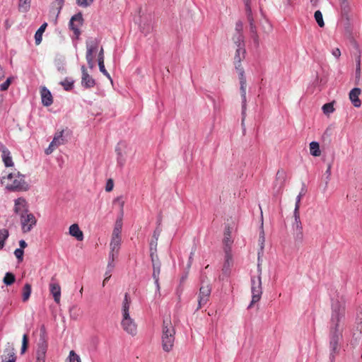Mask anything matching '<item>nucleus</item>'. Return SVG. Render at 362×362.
<instances>
[{
    "instance_id": "obj_43",
    "label": "nucleus",
    "mask_w": 362,
    "mask_h": 362,
    "mask_svg": "<svg viewBox=\"0 0 362 362\" xmlns=\"http://www.w3.org/2000/svg\"><path fill=\"white\" fill-rule=\"evenodd\" d=\"M69 362H81V359L78 355H77L74 351H71L69 356Z\"/></svg>"
},
{
    "instance_id": "obj_3",
    "label": "nucleus",
    "mask_w": 362,
    "mask_h": 362,
    "mask_svg": "<svg viewBox=\"0 0 362 362\" xmlns=\"http://www.w3.org/2000/svg\"><path fill=\"white\" fill-rule=\"evenodd\" d=\"M121 228L116 226L112 234V239L110 244V252L109 255V262H108V267L114 269L115 267V259L117 257L118 252L121 245Z\"/></svg>"
},
{
    "instance_id": "obj_48",
    "label": "nucleus",
    "mask_w": 362,
    "mask_h": 362,
    "mask_svg": "<svg viewBox=\"0 0 362 362\" xmlns=\"http://www.w3.org/2000/svg\"><path fill=\"white\" fill-rule=\"evenodd\" d=\"M98 66H99L100 71L104 75L107 76L108 78H110V74H108V72L106 71V69L105 68L104 60H99L98 61Z\"/></svg>"
},
{
    "instance_id": "obj_8",
    "label": "nucleus",
    "mask_w": 362,
    "mask_h": 362,
    "mask_svg": "<svg viewBox=\"0 0 362 362\" xmlns=\"http://www.w3.org/2000/svg\"><path fill=\"white\" fill-rule=\"evenodd\" d=\"M21 223L23 233L30 232L37 223V219L32 213L22 214L21 216Z\"/></svg>"
},
{
    "instance_id": "obj_37",
    "label": "nucleus",
    "mask_w": 362,
    "mask_h": 362,
    "mask_svg": "<svg viewBox=\"0 0 362 362\" xmlns=\"http://www.w3.org/2000/svg\"><path fill=\"white\" fill-rule=\"evenodd\" d=\"M16 281L15 275L11 272H7L3 279L4 283L6 286L13 284Z\"/></svg>"
},
{
    "instance_id": "obj_44",
    "label": "nucleus",
    "mask_w": 362,
    "mask_h": 362,
    "mask_svg": "<svg viewBox=\"0 0 362 362\" xmlns=\"http://www.w3.org/2000/svg\"><path fill=\"white\" fill-rule=\"evenodd\" d=\"M61 85L64 87V90H69L73 88L74 82L66 79L61 82Z\"/></svg>"
},
{
    "instance_id": "obj_40",
    "label": "nucleus",
    "mask_w": 362,
    "mask_h": 362,
    "mask_svg": "<svg viewBox=\"0 0 362 362\" xmlns=\"http://www.w3.org/2000/svg\"><path fill=\"white\" fill-rule=\"evenodd\" d=\"M19 10L25 12L30 8V0H19Z\"/></svg>"
},
{
    "instance_id": "obj_53",
    "label": "nucleus",
    "mask_w": 362,
    "mask_h": 362,
    "mask_svg": "<svg viewBox=\"0 0 362 362\" xmlns=\"http://www.w3.org/2000/svg\"><path fill=\"white\" fill-rule=\"evenodd\" d=\"M332 54L335 58L339 59L341 56V51L339 48H335L332 49Z\"/></svg>"
},
{
    "instance_id": "obj_7",
    "label": "nucleus",
    "mask_w": 362,
    "mask_h": 362,
    "mask_svg": "<svg viewBox=\"0 0 362 362\" xmlns=\"http://www.w3.org/2000/svg\"><path fill=\"white\" fill-rule=\"evenodd\" d=\"M239 80H240V90L242 98V124H244V121L245 119V111H246V89H247V82L245 76V71L238 72Z\"/></svg>"
},
{
    "instance_id": "obj_50",
    "label": "nucleus",
    "mask_w": 362,
    "mask_h": 362,
    "mask_svg": "<svg viewBox=\"0 0 362 362\" xmlns=\"http://www.w3.org/2000/svg\"><path fill=\"white\" fill-rule=\"evenodd\" d=\"M11 83V78H7L6 81L0 85V90L2 91L6 90Z\"/></svg>"
},
{
    "instance_id": "obj_56",
    "label": "nucleus",
    "mask_w": 362,
    "mask_h": 362,
    "mask_svg": "<svg viewBox=\"0 0 362 362\" xmlns=\"http://www.w3.org/2000/svg\"><path fill=\"white\" fill-rule=\"evenodd\" d=\"M160 230H156L153 232V235L152 238H153V239H155V240H158V238H159V235H160Z\"/></svg>"
},
{
    "instance_id": "obj_30",
    "label": "nucleus",
    "mask_w": 362,
    "mask_h": 362,
    "mask_svg": "<svg viewBox=\"0 0 362 362\" xmlns=\"http://www.w3.org/2000/svg\"><path fill=\"white\" fill-rule=\"evenodd\" d=\"M31 285L30 284H25L23 288L22 292V300L23 302H26L28 300L31 294Z\"/></svg>"
},
{
    "instance_id": "obj_15",
    "label": "nucleus",
    "mask_w": 362,
    "mask_h": 362,
    "mask_svg": "<svg viewBox=\"0 0 362 362\" xmlns=\"http://www.w3.org/2000/svg\"><path fill=\"white\" fill-rule=\"evenodd\" d=\"M152 264H153V278L155 281V284L156 285V288L158 291H160V284H159V275L160 273V262L159 259H156V257H153L151 259Z\"/></svg>"
},
{
    "instance_id": "obj_55",
    "label": "nucleus",
    "mask_w": 362,
    "mask_h": 362,
    "mask_svg": "<svg viewBox=\"0 0 362 362\" xmlns=\"http://www.w3.org/2000/svg\"><path fill=\"white\" fill-rule=\"evenodd\" d=\"M99 60H104V50L103 47L100 48L98 54V61Z\"/></svg>"
},
{
    "instance_id": "obj_51",
    "label": "nucleus",
    "mask_w": 362,
    "mask_h": 362,
    "mask_svg": "<svg viewBox=\"0 0 362 362\" xmlns=\"http://www.w3.org/2000/svg\"><path fill=\"white\" fill-rule=\"evenodd\" d=\"M113 187H114L113 180L112 179H109L106 183L105 190L107 192H111L113 189Z\"/></svg>"
},
{
    "instance_id": "obj_41",
    "label": "nucleus",
    "mask_w": 362,
    "mask_h": 362,
    "mask_svg": "<svg viewBox=\"0 0 362 362\" xmlns=\"http://www.w3.org/2000/svg\"><path fill=\"white\" fill-rule=\"evenodd\" d=\"M322 109L324 114H325V115H329L330 113H332L334 111V108L332 103H325L322 106Z\"/></svg>"
},
{
    "instance_id": "obj_21",
    "label": "nucleus",
    "mask_w": 362,
    "mask_h": 362,
    "mask_svg": "<svg viewBox=\"0 0 362 362\" xmlns=\"http://www.w3.org/2000/svg\"><path fill=\"white\" fill-rule=\"evenodd\" d=\"M361 92L359 88H354L349 93V99L355 107H359L361 105V102L358 98Z\"/></svg>"
},
{
    "instance_id": "obj_45",
    "label": "nucleus",
    "mask_w": 362,
    "mask_h": 362,
    "mask_svg": "<svg viewBox=\"0 0 362 362\" xmlns=\"http://www.w3.org/2000/svg\"><path fill=\"white\" fill-rule=\"evenodd\" d=\"M28 337L27 334L23 336L21 353L23 354L28 348Z\"/></svg>"
},
{
    "instance_id": "obj_2",
    "label": "nucleus",
    "mask_w": 362,
    "mask_h": 362,
    "mask_svg": "<svg viewBox=\"0 0 362 362\" xmlns=\"http://www.w3.org/2000/svg\"><path fill=\"white\" fill-rule=\"evenodd\" d=\"M1 182L8 189L11 191L25 192L29 189L25 176L19 172L9 173L6 177H3Z\"/></svg>"
},
{
    "instance_id": "obj_36",
    "label": "nucleus",
    "mask_w": 362,
    "mask_h": 362,
    "mask_svg": "<svg viewBox=\"0 0 362 362\" xmlns=\"http://www.w3.org/2000/svg\"><path fill=\"white\" fill-rule=\"evenodd\" d=\"M296 241L302 242L303 239V228L301 222L296 223Z\"/></svg>"
},
{
    "instance_id": "obj_19",
    "label": "nucleus",
    "mask_w": 362,
    "mask_h": 362,
    "mask_svg": "<svg viewBox=\"0 0 362 362\" xmlns=\"http://www.w3.org/2000/svg\"><path fill=\"white\" fill-rule=\"evenodd\" d=\"M42 103L46 107L50 106L53 103L52 95L50 91L46 88L42 87L40 90Z\"/></svg>"
},
{
    "instance_id": "obj_9",
    "label": "nucleus",
    "mask_w": 362,
    "mask_h": 362,
    "mask_svg": "<svg viewBox=\"0 0 362 362\" xmlns=\"http://www.w3.org/2000/svg\"><path fill=\"white\" fill-rule=\"evenodd\" d=\"M235 48V52L233 58V63L237 72L245 71L241 64L243 60L245 59L246 55L245 45L240 46Z\"/></svg>"
},
{
    "instance_id": "obj_42",
    "label": "nucleus",
    "mask_w": 362,
    "mask_h": 362,
    "mask_svg": "<svg viewBox=\"0 0 362 362\" xmlns=\"http://www.w3.org/2000/svg\"><path fill=\"white\" fill-rule=\"evenodd\" d=\"M46 347L41 346L37 351V360L45 361Z\"/></svg>"
},
{
    "instance_id": "obj_16",
    "label": "nucleus",
    "mask_w": 362,
    "mask_h": 362,
    "mask_svg": "<svg viewBox=\"0 0 362 362\" xmlns=\"http://www.w3.org/2000/svg\"><path fill=\"white\" fill-rule=\"evenodd\" d=\"M14 211L20 216L28 213V203L24 198L20 197L15 200Z\"/></svg>"
},
{
    "instance_id": "obj_33",
    "label": "nucleus",
    "mask_w": 362,
    "mask_h": 362,
    "mask_svg": "<svg viewBox=\"0 0 362 362\" xmlns=\"http://www.w3.org/2000/svg\"><path fill=\"white\" fill-rule=\"evenodd\" d=\"M339 4L342 16L349 15L351 8L348 0H339Z\"/></svg>"
},
{
    "instance_id": "obj_4",
    "label": "nucleus",
    "mask_w": 362,
    "mask_h": 362,
    "mask_svg": "<svg viewBox=\"0 0 362 362\" xmlns=\"http://www.w3.org/2000/svg\"><path fill=\"white\" fill-rule=\"evenodd\" d=\"M243 1L245 6L247 18L250 24V37L252 39L255 46L256 47H258L259 45V36L258 35L257 25L252 16V8L250 6V0Z\"/></svg>"
},
{
    "instance_id": "obj_61",
    "label": "nucleus",
    "mask_w": 362,
    "mask_h": 362,
    "mask_svg": "<svg viewBox=\"0 0 362 362\" xmlns=\"http://www.w3.org/2000/svg\"><path fill=\"white\" fill-rule=\"evenodd\" d=\"M326 174L327 175L328 177L331 175V165H329L327 167V169L326 170Z\"/></svg>"
},
{
    "instance_id": "obj_31",
    "label": "nucleus",
    "mask_w": 362,
    "mask_h": 362,
    "mask_svg": "<svg viewBox=\"0 0 362 362\" xmlns=\"http://www.w3.org/2000/svg\"><path fill=\"white\" fill-rule=\"evenodd\" d=\"M157 245H158V240L152 238L150 243V257L151 259H153V257H156L158 259V255H157Z\"/></svg>"
},
{
    "instance_id": "obj_10",
    "label": "nucleus",
    "mask_w": 362,
    "mask_h": 362,
    "mask_svg": "<svg viewBox=\"0 0 362 362\" xmlns=\"http://www.w3.org/2000/svg\"><path fill=\"white\" fill-rule=\"evenodd\" d=\"M121 325L123 329L131 335H135L137 331V326L134 320L128 316H122Z\"/></svg>"
},
{
    "instance_id": "obj_52",
    "label": "nucleus",
    "mask_w": 362,
    "mask_h": 362,
    "mask_svg": "<svg viewBox=\"0 0 362 362\" xmlns=\"http://www.w3.org/2000/svg\"><path fill=\"white\" fill-rule=\"evenodd\" d=\"M361 74V62L360 58L358 57L356 62V77L359 78Z\"/></svg>"
},
{
    "instance_id": "obj_20",
    "label": "nucleus",
    "mask_w": 362,
    "mask_h": 362,
    "mask_svg": "<svg viewBox=\"0 0 362 362\" xmlns=\"http://www.w3.org/2000/svg\"><path fill=\"white\" fill-rule=\"evenodd\" d=\"M241 28H242V23H237L236 29L238 30V32L233 37V42L235 45V47H240L242 45L243 46L245 45V40H244V36L242 34V33L240 31V29H241Z\"/></svg>"
},
{
    "instance_id": "obj_32",
    "label": "nucleus",
    "mask_w": 362,
    "mask_h": 362,
    "mask_svg": "<svg viewBox=\"0 0 362 362\" xmlns=\"http://www.w3.org/2000/svg\"><path fill=\"white\" fill-rule=\"evenodd\" d=\"M4 362H15L16 356L13 349H7L4 355Z\"/></svg>"
},
{
    "instance_id": "obj_63",
    "label": "nucleus",
    "mask_w": 362,
    "mask_h": 362,
    "mask_svg": "<svg viewBox=\"0 0 362 362\" xmlns=\"http://www.w3.org/2000/svg\"><path fill=\"white\" fill-rule=\"evenodd\" d=\"M4 77V72L1 66H0V80Z\"/></svg>"
},
{
    "instance_id": "obj_38",
    "label": "nucleus",
    "mask_w": 362,
    "mask_h": 362,
    "mask_svg": "<svg viewBox=\"0 0 362 362\" xmlns=\"http://www.w3.org/2000/svg\"><path fill=\"white\" fill-rule=\"evenodd\" d=\"M8 237V230L7 229L0 230V250L3 248L5 240Z\"/></svg>"
},
{
    "instance_id": "obj_64",
    "label": "nucleus",
    "mask_w": 362,
    "mask_h": 362,
    "mask_svg": "<svg viewBox=\"0 0 362 362\" xmlns=\"http://www.w3.org/2000/svg\"><path fill=\"white\" fill-rule=\"evenodd\" d=\"M57 1H58V3H57L58 5L62 6V4L64 2V0H57Z\"/></svg>"
},
{
    "instance_id": "obj_46",
    "label": "nucleus",
    "mask_w": 362,
    "mask_h": 362,
    "mask_svg": "<svg viewBox=\"0 0 362 362\" xmlns=\"http://www.w3.org/2000/svg\"><path fill=\"white\" fill-rule=\"evenodd\" d=\"M23 254H24L23 250L20 249V248H18V249L15 250V251H14V255H15L16 257L18 259V262H22L23 259Z\"/></svg>"
},
{
    "instance_id": "obj_62",
    "label": "nucleus",
    "mask_w": 362,
    "mask_h": 362,
    "mask_svg": "<svg viewBox=\"0 0 362 362\" xmlns=\"http://www.w3.org/2000/svg\"><path fill=\"white\" fill-rule=\"evenodd\" d=\"M110 275L105 277L103 282V286H105L106 282L110 279Z\"/></svg>"
},
{
    "instance_id": "obj_49",
    "label": "nucleus",
    "mask_w": 362,
    "mask_h": 362,
    "mask_svg": "<svg viewBox=\"0 0 362 362\" xmlns=\"http://www.w3.org/2000/svg\"><path fill=\"white\" fill-rule=\"evenodd\" d=\"M93 2V0H77L78 5L80 6H82V7H88Z\"/></svg>"
},
{
    "instance_id": "obj_29",
    "label": "nucleus",
    "mask_w": 362,
    "mask_h": 362,
    "mask_svg": "<svg viewBox=\"0 0 362 362\" xmlns=\"http://www.w3.org/2000/svg\"><path fill=\"white\" fill-rule=\"evenodd\" d=\"M131 300L128 293H125L124 301L122 303V316H128L129 315Z\"/></svg>"
},
{
    "instance_id": "obj_25",
    "label": "nucleus",
    "mask_w": 362,
    "mask_h": 362,
    "mask_svg": "<svg viewBox=\"0 0 362 362\" xmlns=\"http://www.w3.org/2000/svg\"><path fill=\"white\" fill-rule=\"evenodd\" d=\"M306 192H307V187H306L304 183H303L300 192H299V194H298V196L296 198V223H298V222H300V217H299V215L298 214V211L299 209L298 203H299L301 197H303L306 194Z\"/></svg>"
},
{
    "instance_id": "obj_5",
    "label": "nucleus",
    "mask_w": 362,
    "mask_h": 362,
    "mask_svg": "<svg viewBox=\"0 0 362 362\" xmlns=\"http://www.w3.org/2000/svg\"><path fill=\"white\" fill-rule=\"evenodd\" d=\"M251 281L252 301L249 305V308H251L253 304L257 303L260 300L262 293V279L260 274H259L257 278H252Z\"/></svg>"
},
{
    "instance_id": "obj_12",
    "label": "nucleus",
    "mask_w": 362,
    "mask_h": 362,
    "mask_svg": "<svg viewBox=\"0 0 362 362\" xmlns=\"http://www.w3.org/2000/svg\"><path fill=\"white\" fill-rule=\"evenodd\" d=\"M64 131L57 132L54 136L52 141L49 145L48 148L45 149V154H51L55 148L64 144V139L63 137Z\"/></svg>"
},
{
    "instance_id": "obj_58",
    "label": "nucleus",
    "mask_w": 362,
    "mask_h": 362,
    "mask_svg": "<svg viewBox=\"0 0 362 362\" xmlns=\"http://www.w3.org/2000/svg\"><path fill=\"white\" fill-rule=\"evenodd\" d=\"M115 201L117 202H119V206H120V208H121V210L122 211L123 210V207H124V202L123 200H121V198L120 197H117Z\"/></svg>"
},
{
    "instance_id": "obj_1",
    "label": "nucleus",
    "mask_w": 362,
    "mask_h": 362,
    "mask_svg": "<svg viewBox=\"0 0 362 362\" xmlns=\"http://www.w3.org/2000/svg\"><path fill=\"white\" fill-rule=\"evenodd\" d=\"M332 314L329 334V362H334L336 356L339 353V341L342 339V332L339 329V322L344 318L345 300L341 297L332 299Z\"/></svg>"
},
{
    "instance_id": "obj_22",
    "label": "nucleus",
    "mask_w": 362,
    "mask_h": 362,
    "mask_svg": "<svg viewBox=\"0 0 362 362\" xmlns=\"http://www.w3.org/2000/svg\"><path fill=\"white\" fill-rule=\"evenodd\" d=\"M225 254H226V260H225V263L223 264L222 271H223V274L228 276L230 273V267L233 264L232 255L230 252L229 250H228L227 248L225 249Z\"/></svg>"
},
{
    "instance_id": "obj_23",
    "label": "nucleus",
    "mask_w": 362,
    "mask_h": 362,
    "mask_svg": "<svg viewBox=\"0 0 362 362\" xmlns=\"http://www.w3.org/2000/svg\"><path fill=\"white\" fill-rule=\"evenodd\" d=\"M0 150L2 153V159L6 167H11L13 165V162L11 156L10 151L4 145L0 146Z\"/></svg>"
},
{
    "instance_id": "obj_59",
    "label": "nucleus",
    "mask_w": 362,
    "mask_h": 362,
    "mask_svg": "<svg viewBox=\"0 0 362 362\" xmlns=\"http://www.w3.org/2000/svg\"><path fill=\"white\" fill-rule=\"evenodd\" d=\"M266 23H267V28L263 26V29L265 32L269 33L272 30V25L267 20H266Z\"/></svg>"
},
{
    "instance_id": "obj_60",
    "label": "nucleus",
    "mask_w": 362,
    "mask_h": 362,
    "mask_svg": "<svg viewBox=\"0 0 362 362\" xmlns=\"http://www.w3.org/2000/svg\"><path fill=\"white\" fill-rule=\"evenodd\" d=\"M107 272H105V276H109V275L111 276V272H112L113 269H110V268H109V267H108V266H107Z\"/></svg>"
},
{
    "instance_id": "obj_26",
    "label": "nucleus",
    "mask_w": 362,
    "mask_h": 362,
    "mask_svg": "<svg viewBox=\"0 0 362 362\" xmlns=\"http://www.w3.org/2000/svg\"><path fill=\"white\" fill-rule=\"evenodd\" d=\"M342 16H343V18H345V21L344 22V27L345 33L347 35H351L352 33V31H353L354 21L353 18L349 15Z\"/></svg>"
},
{
    "instance_id": "obj_14",
    "label": "nucleus",
    "mask_w": 362,
    "mask_h": 362,
    "mask_svg": "<svg viewBox=\"0 0 362 362\" xmlns=\"http://www.w3.org/2000/svg\"><path fill=\"white\" fill-rule=\"evenodd\" d=\"M82 77L81 84L86 88H93L95 85V81L91 76H90L87 71V69L84 66H81Z\"/></svg>"
},
{
    "instance_id": "obj_28",
    "label": "nucleus",
    "mask_w": 362,
    "mask_h": 362,
    "mask_svg": "<svg viewBox=\"0 0 362 362\" xmlns=\"http://www.w3.org/2000/svg\"><path fill=\"white\" fill-rule=\"evenodd\" d=\"M223 243L225 245L224 250L227 248L230 252V246L233 243L231 239V228L230 226H226L224 231Z\"/></svg>"
},
{
    "instance_id": "obj_57",
    "label": "nucleus",
    "mask_w": 362,
    "mask_h": 362,
    "mask_svg": "<svg viewBox=\"0 0 362 362\" xmlns=\"http://www.w3.org/2000/svg\"><path fill=\"white\" fill-rule=\"evenodd\" d=\"M19 245H20V249L23 250L24 248H25L27 247V243H25V240H21L19 241Z\"/></svg>"
},
{
    "instance_id": "obj_47",
    "label": "nucleus",
    "mask_w": 362,
    "mask_h": 362,
    "mask_svg": "<svg viewBox=\"0 0 362 362\" xmlns=\"http://www.w3.org/2000/svg\"><path fill=\"white\" fill-rule=\"evenodd\" d=\"M258 241H259V245L260 246V248L262 250L263 248H264V242H265L264 232L263 229H262L260 233H259V240Z\"/></svg>"
},
{
    "instance_id": "obj_24",
    "label": "nucleus",
    "mask_w": 362,
    "mask_h": 362,
    "mask_svg": "<svg viewBox=\"0 0 362 362\" xmlns=\"http://www.w3.org/2000/svg\"><path fill=\"white\" fill-rule=\"evenodd\" d=\"M86 57H94L95 53L98 48V42L96 40H91L86 42Z\"/></svg>"
},
{
    "instance_id": "obj_54",
    "label": "nucleus",
    "mask_w": 362,
    "mask_h": 362,
    "mask_svg": "<svg viewBox=\"0 0 362 362\" xmlns=\"http://www.w3.org/2000/svg\"><path fill=\"white\" fill-rule=\"evenodd\" d=\"M88 66L92 69L94 66V57H86Z\"/></svg>"
},
{
    "instance_id": "obj_39",
    "label": "nucleus",
    "mask_w": 362,
    "mask_h": 362,
    "mask_svg": "<svg viewBox=\"0 0 362 362\" xmlns=\"http://www.w3.org/2000/svg\"><path fill=\"white\" fill-rule=\"evenodd\" d=\"M315 19L317 23V25L320 28H323L325 26V22L323 21L322 13L320 11H316L314 14Z\"/></svg>"
},
{
    "instance_id": "obj_6",
    "label": "nucleus",
    "mask_w": 362,
    "mask_h": 362,
    "mask_svg": "<svg viewBox=\"0 0 362 362\" xmlns=\"http://www.w3.org/2000/svg\"><path fill=\"white\" fill-rule=\"evenodd\" d=\"M211 292V286L209 284L202 282L197 295L198 305L197 310L201 309L209 300Z\"/></svg>"
},
{
    "instance_id": "obj_34",
    "label": "nucleus",
    "mask_w": 362,
    "mask_h": 362,
    "mask_svg": "<svg viewBox=\"0 0 362 362\" xmlns=\"http://www.w3.org/2000/svg\"><path fill=\"white\" fill-rule=\"evenodd\" d=\"M47 26V23H44L37 30L35 35V42L37 45H39L42 40V34L45 32L46 28Z\"/></svg>"
},
{
    "instance_id": "obj_11",
    "label": "nucleus",
    "mask_w": 362,
    "mask_h": 362,
    "mask_svg": "<svg viewBox=\"0 0 362 362\" xmlns=\"http://www.w3.org/2000/svg\"><path fill=\"white\" fill-rule=\"evenodd\" d=\"M49 292L52 295L54 302L57 304L61 301V286L56 279L55 276L51 279V282L49 284Z\"/></svg>"
},
{
    "instance_id": "obj_18",
    "label": "nucleus",
    "mask_w": 362,
    "mask_h": 362,
    "mask_svg": "<svg viewBox=\"0 0 362 362\" xmlns=\"http://www.w3.org/2000/svg\"><path fill=\"white\" fill-rule=\"evenodd\" d=\"M168 335H175V329L174 326L172 324L171 320L170 317H167L163 320V325H162V335L161 336H168Z\"/></svg>"
},
{
    "instance_id": "obj_17",
    "label": "nucleus",
    "mask_w": 362,
    "mask_h": 362,
    "mask_svg": "<svg viewBox=\"0 0 362 362\" xmlns=\"http://www.w3.org/2000/svg\"><path fill=\"white\" fill-rule=\"evenodd\" d=\"M175 339V335L161 336L163 350L165 352H170L174 346Z\"/></svg>"
},
{
    "instance_id": "obj_13",
    "label": "nucleus",
    "mask_w": 362,
    "mask_h": 362,
    "mask_svg": "<svg viewBox=\"0 0 362 362\" xmlns=\"http://www.w3.org/2000/svg\"><path fill=\"white\" fill-rule=\"evenodd\" d=\"M83 23V17L81 13L74 15L69 23L71 29L74 31V34L78 37L80 34V27Z\"/></svg>"
},
{
    "instance_id": "obj_27",
    "label": "nucleus",
    "mask_w": 362,
    "mask_h": 362,
    "mask_svg": "<svg viewBox=\"0 0 362 362\" xmlns=\"http://www.w3.org/2000/svg\"><path fill=\"white\" fill-rule=\"evenodd\" d=\"M69 234L71 236L76 238L78 240H83V232L81 230L78 225L76 223L72 224L69 227Z\"/></svg>"
},
{
    "instance_id": "obj_35",
    "label": "nucleus",
    "mask_w": 362,
    "mask_h": 362,
    "mask_svg": "<svg viewBox=\"0 0 362 362\" xmlns=\"http://www.w3.org/2000/svg\"><path fill=\"white\" fill-rule=\"evenodd\" d=\"M310 152L313 156H319L320 155V146L317 141L310 142Z\"/></svg>"
}]
</instances>
